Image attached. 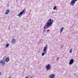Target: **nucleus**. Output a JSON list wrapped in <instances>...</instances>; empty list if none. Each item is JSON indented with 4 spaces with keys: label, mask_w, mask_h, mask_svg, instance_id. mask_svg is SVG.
Segmentation results:
<instances>
[{
    "label": "nucleus",
    "mask_w": 78,
    "mask_h": 78,
    "mask_svg": "<svg viewBox=\"0 0 78 78\" xmlns=\"http://www.w3.org/2000/svg\"><path fill=\"white\" fill-rule=\"evenodd\" d=\"M46 53V52H45V53Z\"/></svg>",
    "instance_id": "412c9836"
},
{
    "label": "nucleus",
    "mask_w": 78,
    "mask_h": 78,
    "mask_svg": "<svg viewBox=\"0 0 78 78\" xmlns=\"http://www.w3.org/2000/svg\"><path fill=\"white\" fill-rule=\"evenodd\" d=\"M55 12H52V13H55Z\"/></svg>",
    "instance_id": "aec40b11"
},
{
    "label": "nucleus",
    "mask_w": 78,
    "mask_h": 78,
    "mask_svg": "<svg viewBox=\"0 0 78 78\" xmlns=\"http://www.w3.org/2000/svg\"><path fill=\"white\" fill-rule=\"evenodd\" d=\"M25 12V10H23V11H22L20 13L18 14V15H17L18 16H19L20 18L21 17V15H23V12Z\"/></svg>",
    "instance_id": "f03ea898"
},
{
    "label": "nucleus",
    "mask_w": 78,
    "mask_h": 78,
    "mask_svg": "<svg viewBox=\"0 0 78 78\" xmlns=\"http://www.w3.org/2000/svg\"><path fill=\"white\" fill-rule=\"evenodd\" d=\"M47 48H48V46L47 45H46L44 47V49L43 50V51L45 53V51H46V50H47Z\"/></svg>",
    "instance_id": "20e7f679"
},
{
    "label": "nucleus",
    "mask_w": 78,
    "mask_h": 78,
    "mask_svg": "<svg viewBox=\"0 0 78 78\" xmlns=\"http://www.w3.org/2000/svg\"><path fill=\"white\" fill-rule=\"evenodd\" d=\"M77 0H72L70 2V4H71L72 6H73L75 4V3H76V1H77Z\"/></svg>",
    "instance_id": "7ed1b4c3"
},
{
    "label": "nucleus",
    "mask_w": 78,
    "mask_h": 78,
    "mask_svg": "<svg viewBox=\"0 0 78 78\" xmlns=\"http://www.w3.org/2000/svg\"><path fill=\"white\" fill-rule=\"evenodd\" d=\"M0 75H2V73H0Z\"/></svg>",
    "instance_id": "a211bd4d"
},
{
    "label": "nucleus",
    "mask_w": 78,
    "mask_h": 78,
    "mask_svg": "<svg viewBox=\"0 0 78 78\" xmlns=\"http://www.w3.org/2000/svg\"><path fill=\"white\" fill-rule=\"evenodd\" d=\"M55 78V74H52L49 76V78Z\"/></svg>",
    "instance_id": "9d476101"
},
{
    "label": "nucleus",
    "mask_w": 78,
    "mask_h": 78,
    "mask_svg": "<svg viewBox=\"0 0 78 78\" xmlns=\"http://www.w3.org/2000/svg\"><path fill=\"white\" fill-rule=\"evenodd\" d=\"M53 19H50L45 25L44 27V30H46V29L51 27V25H53Z\"/></svg>",
    "instance_id": "f257e3e1"
},
{
    "label": "nucleus",
    "mask_w": 78,
    "mask_h": 78,
    "mask_svg": "<svg viewBox=\"0 0 78 78\" xmlns=\"http://www.w3.org/2000/svg\"><path fill=\"white\" fill-rule=\"evenodd\" d=\"M16 39H12V41H11V43L12 44H15L16 43Z\"/></svg>",
    "instance_id": "6e6552de"
},
{
    "label": "nucleus",
    "mask_w": 78,
    "mask_h": 78,
    "mask_svg": "<svg viewBox=\"0 0 78 78\" xmlns=\"http://www.w3.org/2000/svg\"><path fill=\"white\" fill-rule=\"evenodd\" d=\"M12 78V77H11V78Z\"/></svg>",
    "instance_id": "4be33fe9"
},
{
    "label": "nucleus",
    "mask_w": 78,
    "mask_h": 78,
    "mask_svg": "<svg viewBox=\"0 0 78 78\" xmlns=\"http://www.w3.org/2000/svg\"><path fill=\"white\" fill-rule=\"evenodd\" d=\"M45 55V53H44V52H43V53H42V56H44V55Z\"/></svg>",
    "instance_id": "dca6fc26"
},
{
    "label": "nucleus",
    "mask_w": 78,
    "mask_h": 78,
    "mask_svg": "<svg viewBox=\"0 0 78 78\" xmlns=\"http://www.w3.org/2000/svg\"><path fill=\"white\" fill-rule=\"evenodd\" d=\"M6 12L5 13V14H6V15L8 14V13L9 12V10H6Z\"/></svg>",
    "instance_id": "9b49d317"
},
{
    "label": "nucleus",
    "mask_w": 78,
    "mask_h": 78,
    "mask_svg": "<svg viewBox=\"0 0 78 78\" xmlns=\"http://www.w3.org/2000/svg\"><path fill=\"white\" fill-rule=\"evenodd\" d=\"M63 29H64V27H62V28H61L60 29V32L61 33H62V31H63Z\"/></svg>",
    "instance_id": "f8f14e48"
},
{
    "label": "nucleus",
    "mask_w": 78,
    "mask_h": 78,
    "mask_svg": "<svg viewBox=\"0 0 78 78\" xmlns=\"http://www.w3.org/2000/svg\"><path fill=\"white\" fill-rule=\"evenodd\" d=\"M50 68L51 66L50 64H49L48 65L46 66V68L47 70H49V69H50Z\"/></svg>",
    "instance_id": "1a4fd4ad"
},
{
    "label": "nucleus",
    "mask_w": 78,
    "mask_h": 78,
    "mask_svg": "<svg viewBox=\"0 0 78 78\" xmlns=\"http://www.w3.org/2000/svg\"><path fill=\"white\" fill-rule=\"evenodd\" d=\"M3 59H5V61L6 62H8L9 61V59L8 58H7L6 56H4V57L3 58Z\"/></svg>",
    "instance_id": "39448f33"
},
{
    "label": "nucleus",
    "mask_w": 78,
    "mask_h": 78,
    "mask_svg": "<svg viewBox=\"0 0 78 78\" xmlns=\"http://www.w3.org/2000/svg\"><path fill=\"white\" fill-rule=\"evenodd\" d=\"M72 49H71L69 51V53H72Z\"/></svg>",
    "instance_id": "4468645a"
},
{
    "label": "nucleus",
    "mask_w": 78,
    "mask_h": 78,
    "mask_svg": "<svg viewBox=\"0 0 78 78\" xmlns=\"http://www.w3.org/2000/svg\"><path fill=\"white\" fill-rule=\"evenodd\" d=\"M0 64H2V66H5V61L1 60L0 61Z\"/></svg>",
    "instance_id": "0eeeda50"
},
{
    "label": "nucleus",
    "mask_w": 78,
    "mask_h": 78,
    "mask_svg": "<svg viewBox=\"0 0 78 78\" xmlns=\"http://www.w3.org/2000/svg\"><path fill=\"white\" fill-rule=\"evenodd\" d=\"M56 6H54V7L53 8L54 10H55V9H56Z\"/></svg>",
    "instance_id": "2eb2a0df"
},
{
    "label": "nucleus",
    "mask_w": 78,
    "mask_h": 78,
    "mask_svg": "<svg viewBox=\"0 0 78 78\" xmlns=\"http://www.w3.org/2000/svg\"><path fill=\"white\" fill-rule=\"evenodd\" d=\"M59 59V58L58 57V58H57V59H56V60H58Z\"/></svg>",
    "instance_id": "f3484780"
},
{
    "label": "nucleus",
    "mask_w": 78,
    "mask_h": 78,
    "mask_svg": "<svg viewBox=\"0 0 78 78\" xmlns=\"http://www.w3.org/2000/svg\"><path fill=\"white\" fill-rule=\"evenodd\" d=\"M25 78H29V77H28L27 76V77H26Z\"/></svg>",
    "instance_id": "6ab92c4d"
},
{
    "label": "nucleus",
    "mask_w": 78,
    "mask_h": 78,
    "mask_svg": "<svg viewBox=\"0 0 78 78\" xmlns=\"http://www.w3.org/2000/svg\"><path fill=\"white\" fill-rule=\"evenodd\" d=\"M73 62H74V60L73 59H71L69 62V65H72V64H73Z\"/></svg>",
    "instance_id": "423d86ee"
},
{
    "label": "nucleus",
    "mask_w": 78,
    "mask_h": 78,
    "mask_svg": "<svg viewBox=\"0 0 78 78\" xmlns=\"http://www.w3.org/2000/svg\"><path fill=\"white\" fill-rule=\"evenodd\" d=\"M9 44L7 43L6 45V48H7V47H9Z\"/></svg>",
    "instance_id": "ddd939ff"
}]
</instances>
